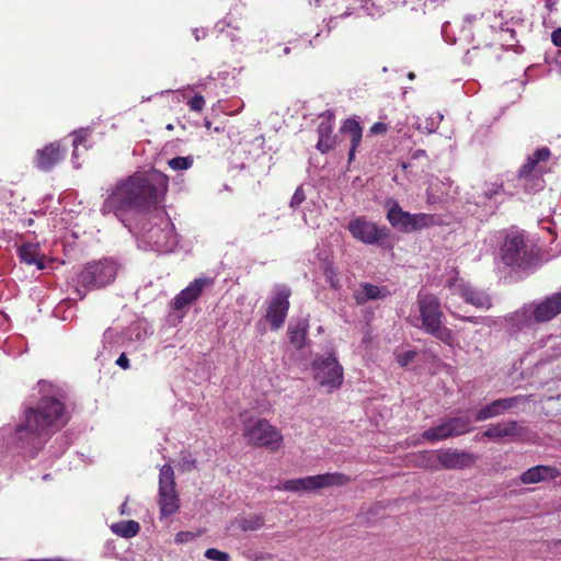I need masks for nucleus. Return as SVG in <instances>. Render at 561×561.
I'll return each instance as SVG.
<instances>
[{"instance_id":"obj_52","label":"nucleus","mask_w":561,"mask_h":561,"mask_svg":"<svg viewBox=\"0 0 561 561\" xmlns=\"http://www.w3.org/2000/svg\"><path fill=\"white\" fill-rule=\"evenodd\" d=\"M289 51H290V48H289V47H285V48H284V53H285V54H288Z\"/></svg>"},{"instance_id":"obj_49","label":"nucleus","mask_w":561,"mask_h":561,"mask_svg":"<svg viewBox=\"0 0 561 561\" xmlns=\"http://www.w3.org/2000/svg\"><path fill=\"white\" fill-rule=\"evenodd\" d=\"M24 224H25L26 226H32V225L34 224V219L28 218V219H26V220L24 221Z\"/></svg>"},{"instance_id":"obj_41","label":"nucleus","mask_w":561,"mask_h":561,"mask_svg":"<svg viewBox=\"0 0 561 561\" xmlns=\"http://www.w3.org/2000/svg\"><path fill=\"white\" fill-rule=\"evenodd\" d=\"M388 130V126L387 124L382 123V122H377L375 124L371 125V127L369 128V133L371 135H383L386 134Z\"/></svg>"},{"instance_id":"obj_12","label":"nucleus","mask_w":561,"mask_h":561,"mask_svg":"<svg viewBox=\"0 0 561 561\" xmlns=\"http://www.w3.org/2000/svg\"><path fill=\"white\" fill-rule=\"evenodd\" d=\"M352 237L365 244H377L389 237L387 227H379L364 217H356L347 225Z\"/></svg>"},{"instance_id":"obj_24","label":"nucleus","mask_w":561,"mask_h":561,"mask_svg":"<svg viewBox=\"0 0 561 561\" xmlns=\"http://www.w3.org/2000/svg\"><path fill=\"white\" fill-rule=\"evenodd\" d=\"M340 131L350 138L348 162H352L362 142L363 127L356 119L347 118L343 122Z\"/></svg>"},{"instance_id":"obj_7","label":"nucleus","mask_w":561,"mask_h":561,"mask_svg":"<svg viewBox=\"0 0 561 561\" xmlns=\"http://www.w3.org/2000/svg\"><path fill=\"white\" fill-rule=\"evenodd\" d=\"M350 481L351 478L344 473L329 472L299 479L286 480L280 486H277L276 489L290 492H310L329 486H342L347 484Z\"/></svg>"},{"instance_id":"obj_44","label":"nucleus","mask_w":561,"mask_h":561,"mask_svg":"<svg viewBox=\"0 0 561 561\" xmlns=\"http://www.w3.org/2000/svg\"><path fill=\"white\" fill-rule=\"evenodd\" d=\"M116 364H117L121 368H123V369H125V370H126V369H128V368H129V366H130V365H129V359H128V357L126 356V354H125V353H122V354L119 355V357H118V358H117V360H116Z\"/></svg>"},{"instance_id":"obj_19","label":"nucleus","mask_w":561,"mask_h":561,"mask_svg":"<svg viewBox=\"0 0 561 561\" xmlns=\"http://www.w3.org/2000/svg\"><path fill=\"white\" fill-rule=\"evenodd\" d=\"M213 280L209 278H196L190 285L181 290L172 300V307L174 310H182L186 306L196 301L204 288L211 284Z\"/></svg>"},{"instance_id":"obj_30","label":"nucleus","mask_w":561,"mask_h":561,"mask_svg":"<svg viewBox=\"0 0 561 561\" xmlns=\"http://www.w3.org/2000/svg\"><path fill=\"white\" fill-rule=\"evenodd\" d=\"M140 530L139 523L135 520L119 522L112 525V531L123 538L135 537Z\"/></svg>"},{"instance_id":"obj_40","label":"nucleus","mask_w":561,"mask_h":561,"mask_svg":"<svg viewBox=\"0 0 561 561\" xmlns=\"http://www.w3.org/2000/svg\"><path fill=\"white\" fill-rule=\"evenodd\" d=\"M510 320L513 321L518 327L528 324V317H527V312L525 310L514 312L510 317Z\"/></svg>"},{"instance_id":"obj_4","label":"nucleus","mask_w":561,"mask_h":561,"mask_svg":"<svg viewBox=\"0 0 561 561\" xmlns=\"http://www.w3.org/2000/svg\"><path fill=\"white\" fill-rule=\"evenodd\" d=\"M416 305L420 312V328L444 344L451 346L455 341V335L451 329L443 323L444 313L440 308L439 298L434 294L420 291Z\"/></svg>"},{"instance_id":"obj_22","label":"nucleus","mask_w":561,"mask_h":561,"mask_svg":"<svg viewBox=\"0 0 561 561\" xmlns=\"http://www.w3.org/2000/svg\"><path fill=\"white\" fill-rule=\"evenodd\" d=\"M561 312V293L547 297L543 301L536 305L533 310L534 319L537 322H546L553 319Z\"/></svg>"},{"instance_id":"obj_28","label":"nucleus","mask_w":561,"mask_h":561,"mask_svg":"<svg viewBox=\"0 0 561 561\" xmlns=\"http://www.w3.org/2000/svg\"><path fill=\"white\" fill-rule=\"evenodd\" d=\"M308 329L309 322L306 319L299 320L295 325L288 328L289 340L295 348L301 350L305 346Z\"/></svg>"},{"instance_id":"obj_35","label":"nucleus","mask_w":561,"mask_h":561,"mask_svg":"<svg viewBox=\"0 0 561 561\" xmlns=\"http://www.w3.org/2000/svg\"><path fill=\"white\" fill-rule=\"evenodd\" d=\"M205 557L213 561H230V556L216 548H209L205 551Z\"/></svg>"},{"instance_id":"obj_34","label":"nucleus","mask_w":561,"mask_h":561,"mask_svg":"<svg viewBox=\"0 0 561 561\" xmlns=\"http://www.w3.org/2000/svg\"><path fill=\"white\" fill-rule=\"evenodd\" d=\"M179 466L182 471H191L196 468V459L190 453H182Z\"/></svg>"},{"instance_id":"obj_37","label":"nucleus","mask_w":561,"mask_h":561,"mask_svg":"<svg viewBox=\"0 0 561 561\" xmlns=\"http://www.w3.org/2000/svg\"><path fill=\"white\" fill-rule=\"evenodd\" d=\"M201 534H202V531H197V533L180 531L175 535V542L179 545L186 543V542L192 541V540L196 539L197 537H199Z\"/></svg>"},{"instance_id":"obj_1","label":"nucleus","mask_w":561,"mask_h":561,"mask_svg":"<svg viewBox=\"0 0 561 561\" xmlns=\"http://www.w3.org/2000/svg\"><path fill=\"white\" fill-rule=\"evenodd\" d=\"M42 397L35 405L24 410L21 423L15 434L23 448H30V454L36 456L47 440L69 421L64 401L56 393H48L50 385L38 383Z\"/></svg>"},{"instance_id":"obj_5","label":"nucleus","mask_w":561,"mask_h":561,"mask_svg":"<svg viewBox=\"0 0 561 561\" xmlns=\"http://www.w3.org/2000/svg\"><path fill=\"white\" fill-rule=\"evenodd\" d=\"M117 265L113 260L103 259L87 263L82 271L77 275L76 293L79 299L85 297V290L99 289L113 283L116 278Z\"/></svg>"},{"instance_id":"obj_9","label":"nucleus","mask_w":561,"mask_h":561,"mask_svg":"<svg viewBox=\"0 0 561 561\" xmlns=\"http://www.w3.org/2000/svg\"><path fill=\"white\" fill-rule=\"evenodd\" d=\"M313 377L329 392L339 389L343 383V367L334 356L317 357L312 363Z\"/></svg>"},{"instance_id":"obj_45","label":"nucleus","mask_w":561,"mask_h":561,"mask_svg":"<svg viewBox=\"0 0 561 561\" xmlns=\"http://www.w3.org/2000/svg\"><path fill=\"white\" fill-rule=\"evenodd\" d=\"M551 39L556 46L561 47V27L552 32Z\"/></svg>"},{"instance_id":"obj_26","label":"nucleus","mask_w":561,"mask_h":561,"mask_svg":"<svg viewBox=\"0 0 561 561\" xmlns=\"http://www.w3.org/2000/svg\"><path fill=\"white\" fill-rule=\"evenodd\" d=\"M158 505L161 518L174 515L180 510V497L176 489L159 490Z\"/></svg>"},{"instance_id":"obj_43","label":"nucleus","mask_w":561,"mask_h":561,"mask_svg":"<svg viewBox=\"0 0 561 561\" xmlns=\"http://www.w3.org/2000/svg\"><path fill=\"white\" fill-rule=\"evenodd\" d=\"M503 190V184H496V185H493L492 187H489L486 188L484 192H483V196L486 198V199H492L494 196H496L500 191Z\"/></svg>"},{"instance_id":"obj_33","label":"nucleus","mask_w":561,"mask_h":561,"mask_svg":"<svg viewBox=\"0 0 561 561\" xmlns=\"http://www.w3.org/2000/svg\"><path fill=\"white\" fill-rule=\"evenodd\" d=\"M194 163L192 156L175 157L168 161V165L174 171H183L190 169Z\"/></svg>"},{"instance_id":"obj_39","label":"nucleus","mask_w":561,"mask_h":561,"mask_svg":"<svg viewBox=\"0 0 561 561\" xmlns=\"http://www.w3.org/2000/svg\"><path fill=\"white\" fill-rule=\"evenodd\" d=\"M306 199V194L304 192L302 186H298L290 199V207L296 208L302 204Z\"/></svg>"},{"instance_id":"obj_3","label":"nucleus","mask_w":561,"mask_h":561,"mask_svg":"<svg viewBox=\"0 0 561 561\" xmlns=\"http://www.w3.org/2000/svg\"><path fill=\"white\" fill-rule=\"evenodd\" d=\"M500 259L506 266L529 270L539 260L535 244H530L524 231L511 230L500 248Z\"/></svg>"},{"instance_id":"obj_27","label":"nucleus","mask_w":561,"mask_h":561,"mask_svg":"<svg viewBox=\"0 0 561 561\" xmlns=\"http://www.w3.org/2000/svg\"><path fill=\"white\" fill-rule=\"evenodd\" d=\"M389 295V290L386 287H378L370 283L360 284V288L355 290L353 298L357 305H365L369 300H376L385 298Z\"/></svg>"},{"instance_id":"obj_15","label":"nucleus","mask_w":561,"mask_h":561,"mask_svg":"<svg viewBox=\"0 0 561 561\" xmlns=\"http://www.w3.org/2000/svg\"><path fill=\"white\" fill-rule=\"evenodd\" d=\"M148 239L159 252H170L178 244L174 226L165 218H162L157 227L148 231Z\"/></svg>"},{"instance_id":"obj_54","label":"nucleus","mask_w":561,"mask_h":561,"mask_svg":"<svg viewBox=\"0 0 561 561\" xmlns=\"http://www.w3.org/2000/svg\"><path fill=\"white\" fill-rule=\"evenodd\" d=\"M557 545H561V539L556 542Z\"/></svg>"},{"instance_id":"obj_29","label":"nucleus","mask_w":561,"mask_h":561,"mask_svg":"<svg viewBox=\"0 0 561 561\" xmlns=\"http://www.w3.org/2000/svg\"><path fill=\"white\" fill-rule=\"evenodd\" d=\"M439 225V220L436 215L417 213L412 216L411 232L420 231L432 226Z\"/></svg>"},{"instance_id":"obj_8","label":"nucleus","mask_w":561,"mask_h":561,"mask_svg":"<svg viewBox=\"0 0 561 561\" xmlns=\"http://www.w3.org/2000/svg\"><path fill=\"white\" fill-rule=\"evenodd\" d=\"M243 436L250 445L255 447H266L273 451L278 450L283 443L282 433L264 419L245 424Z\"/></svg>"},{"instance_id":"obj_21","label":"nucleus","mask_w":561,"mask_h":561,"mask_svg":"<svg viewBox=\"0 0 561 561\" xmlns=\"http://www.w3.org/2000/svg\"><path fill=\"white\" fill-rule=\"evenodd\" d=\"M561 477V471L553 466L538 465L527 469L519 477L523 484H535L554 480Z\"/></svg>"},{"instance_id":"obj_6","label":"nucleus","mask_w":561,"mask_h":561,"mask_svg":"<svg viewBox=\"0 0 561 561\" xmlns=\"http://www.w3.org/2000/svg\"><path fill=\"white\" fill-rule=\"evenodd\" d=\"M476 460V455L458 449L424 451L420 456L422 466L437 468V462L442 468L448 470L469 468Z\"/></svg>"},{"instance_id":"obj_14","label":"nucleus","mask_w":561,"mask_h":561,"mask_svg":"<svg viewBox=\"0 0 561 561\" xmlns=\"http://www.w3.org/2000/svg\"><path fill=\"white\" fill-rule=\"evenodd\" d=\"M447 286L453 295L461 297L476 308L490 309L492 307L491 297L484 290L476 288L462 278L454 277Z\"/></svg>"},{"instance_id":"obj_23","label":"nucleus","mask_w":561,"mask_h":561,"mask_svg":"<svg viewBox=\"0 0 561 561\" xmlns=\"http://www.w3.org/2000/svg\"><path fill=\"white\" fill-rule=\"evenodd\" d=\"M522 433L523 430L518 425L517 421L511 420L507 422L489 425L488 428L482 433V437L499 440L506 437H515Z\"/></svg>"},{"instance_id":"obj_20","label":"nucleus","mask_w":561,"mask_h":561,"mask_svg":"<svg viewBox=\"0 0 561 561\" xmlns=\"http://www.w3.org/2000/svg\"><path fill=\"white\" fill-rule=\"evenodd\" d=\"M520 401H524V397L522 396L494 400L477 412L476 421L481 422L502 415L505 411L516 407Z\"/></svg>"},{"instance_id":"obj_11","label":"nucleus","mask_w":561,"mask_h":561,"mask_svg":"<svg viewBox=\"0 0 561 561\" xmlns=\"http://www.w3.org/2000/svg\"><path fill=\"white\" fill-rule=\"evenodd\" d=\"M550 157L551 151L548 147H541L535 150L518 169L517 180L523 182L525 187H527L528 183L534 181H536L537 184H541L543 182L542 174L545 172L541 163L547 162Z\"/></svg>"},{"instance_id":"obj_16","label":"nucleus","mask_w":561,"mask_h":561,"mask_svg":"<svg viewBox=\"0 0 561 561\" xmlns=\"http://www.w3.org/2000/svg\"><path fill=\"white\" fill-rule=\"evenodd\" d=\"M67 150L59 141L50 142L36 150L33 159L34 167L43 172L51 171L66 157Z\"/></svg>"},{"instance_id":"obj_31","label":"nucleus","mask_w":561,"mask_h":561,"mask_svg":"<svg viewBox=\"0 0 561 561\" xmlns=\"http://www.w3.org/2000/svg\"><path fill=\"white\" fill-rule=\"evenodd\" d=\"M265 519L262 515H253L238 519V527L242 531H254L264 526Z\"/></svg>"},{"instance_id":"obj_18","label":"nucleus","mask_w":561,"mask_h":561,"mask_svg":"<svg viewBox=\"0 0 561 561\" xmlns=\"http://www.w3.org/2000/svg\"><path fill=\"white\" fill-rule=\"evenodd\" d=\"M387 208V220L390 226L403 233H411L412 216L409 211L402 209L396 199H388L385 204Z\"/></svg>"},{"instance_id":"obj_47","label":"nucleus","mask_w":561,"mask_h":561,"mask_svg":"<svg viewBox=\"0 0 561 561\" xmlns=\"http://www.w3.org/2000/svg\"><path fill=\"white\" fill-rule=\"evenodd\" d=\"M81 141H82L81 136L76 135V137H75V139H73V146H75V148H77V147H78V145H79Z\"/></svg>"},{"instance_id":"obj_25","label":"nucleus","mask_w":561,"mask_h":561,"mask_svg":"<svg viewBox=\"0 0 561 561\" xmlns=\"http://www.w3.org/2000/svg\"><path fill=\"white\" fill-rule=\"evenodd\" d=\"M20 261L26 265H35L37 270L45 268V256L38 243L25 242L18 248Z\"/></svg>"},{"instance_id":"obj_36","label":"nucleus","mask_w":561,"mask_h":561,"mask_svg":"<svg viewBox=\"0 0 561 561\" xmlns=\"http://www.w3.org/2000/svg\"><path fill=\"white\" fill-rule=\"evenodd\" d=\"M205 99L201 94H195L188 102L187 105L193 112H202L205 107Z\"/></svg>"},{"instance_id":"obj_17","label":"nucleus","mask_w":561,"mask_h":561,"mask_svg":"<svg viewBox=\"0 0 561 561\" xmlns=\"http://www.w3.org/2000/svg\"><path fill=\"white\" fill-rule=\"evenodd\" d=\"M321 121L317 127L319 136L316 148L322 153H327L335 148L336 137L332 135L334 127V113L332 111H325L320 116Z\"/></svg>"},{"instance_id":"obj_13","label":"nucleus","mask_w":561,"mask_h":561,"mask_svg":"<svg viewBox=\"0 0 561 561\" xmlns=\"http://www.w3.org/2000/svg\"><path fill=\"white\" fill-rule=\"evenodd\" d=\"M290 296L291 291L288 287L279 286L273 298L268 301L265 318L272 330L277 331L284 325L290 307Z\"/></svg>"},{"instance_id":"obj_51","label":"nucleus","mask_w":561,"mask_h":561,"mask_svg":"<svg viewBox=\"0 0 561 561\" xmlns=\"http://www.w3.org/2000/svg\"><path fill=\"white\" fill-rule=\"evenodd\" d=\"M210 125H211V123H210L209 121H206V122H205V126H206L207 128H210Z\"/></svg>"},{"instance_id":"obj_50","label":"nucleus","mask_w":561,"mask_h":561,"mask_svg":"<svg viewBox=\"0 0 561 561\" xmlns=\"http://www.w3.org/2000/svg\"><path fill=\"white\" fill-rule=\"evenodd\" d=\"M365 4H363V8H367L366 5L370 2V0H363Z\"/></svg>"},{"instance_id":"obj_42","label":"nucleus","mask_w":561,"mask_h":561,"mask_svg":"<svg viewBox=\"0 0 561 561\" xmlns=\"http://www.w3.org/2000/svg\"><path fill=\"white\" fill-rule=\"evenodd\" d=\"M450 313L455 318H459L462 321H467V322H470L473 324L485 323L489 320V318H481V317H460L451 310H450Z\"/></svg>"},{"instance_id":"obj_53","label":"nucleus","mask_w":561,"mask_h":561,"mask_svg":"<svg viewBox=\"0 0 561 561\" xmlns=\"http://www.w3.org/2000/svg\"><path fill=\"white\" fill-rule=\"evenodd\" d=\"M167 128H168L169 130H172V129H173V125H172V124H169V125L167 126Z\"/></svg>"},{"instance_id":"obj_46","label":"nucleus","mask_w":561,"mask_h":561,"mask_svg":"<svg viewBox=\"0 0 561 561\" xmlns=\"http://www.w3.org/2000/svg\"><path fill=\"white\" fill-rule=\"evenodd\" d=\"M423 156H425V150H423V149H417L412 152V159H419Z\"/></svg>"},{"instance_id":"obj_48","label":"nucleus","mask_w":561,"mask_h":561,"mask_svg":"<svg viewBox=\"0 0 561 561\" xmlns=\"http://www.w3.org/2000/svg\"><path fill=\"white\" fill-rule=\"evenodd\" d=\"M400 2H404V0H389L388 4L391 7H396Z\"/></svg>"},{"instance_id":"obj_10","label":"nucleus","mask_w":561,"mask_h":561,"mask_svg":"<svg viewBox=\"0 0 561 561\" xmlns=\"http://www.w3.org/2000/svg\"><path fill=\"white\" fill-rule=\"evenodd\" d=\"M472 431L471 421L466 416H453L446 419L443 423L433 426L423 432L422 437L427 442L444 440L470 433Z\"/></svg>"},{"instance_id":"obj_38","label":"nucleus","mask_w":561,"mask_h":561,"mask_svg":"<svg viewBox=\"0 0 561 561\" xmlns=\"http://www.w3.org/2000/svg\"><path fill=\"white\" fill-rule=\"evenodd\" d=\"M415 351H407L397 355V362L401 367H405L415 358Z\"/></svg>"},{"instance_id":"obj_32","label":"nucleus","mask_w":561,"mask_h":561,"mask_svg":"<svg viewBox=\"0 0 561 561\" xmlns=\"http://www.w3.org/2000/svg\"><path fill=\"white\" fill-rule=\"evenodd\" d=\"M175 485L173 468L170 465L162 466L159 473V490H162L163 488L174 489Z\"/></svg>"},{"instance_id":"obj_2","label":"nucleus","mask_w":561,"mask_h":561,"mask_svg":"<svg viewBox=\"0 0 561 561\" xmlns=\"http://www.w3.org/2000/svg\"><path fill=\"white\" fill-rule=\"evenodd\" d=\"M168 187V176L157 170L136 172L115 184L101 213L119 217L128 210H150L163 201Z\"/></svg>"}]
</instances>
